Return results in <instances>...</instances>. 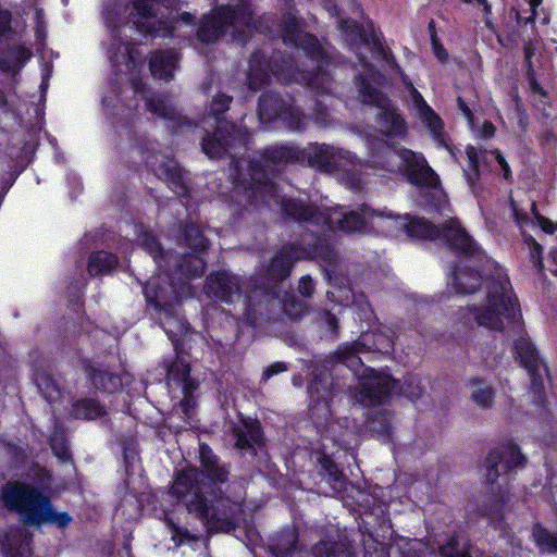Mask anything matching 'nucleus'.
Segmentation results:
<instances>
[{
	"label": "nucleus",
	"mask_w": 557,
	"mask_h": 557,
	"mask_svg": "<svg viewBox=\"0 0 557 557\" xmlns=\"http://www.w3.org/2000/svg\"><path fill=\"white\" fill-rule=\"evenodd\" d=\"M370 429L382 436H389L392 430L391 416L388 412H379L370 420Z\"/></svg>",
	"instance_id": "37"
},
{
	"label": "nucleus",
	"mask_w": 557,
	"mask_h": 557,
	"mask_svg": "<svg viewBox=\"0 0 557 557\" xmlns=\"http://www.w3.org/2000/svg\"><path fill=\"white\" fill-rule=\"evenodd\" d=\"M313 557H352V550L345 541L321 540L312 548Z\"/></svg>",
	"instance_id": "27"
},
{
	"label": "nucleus",
	"mask_w": 557,
	"mask_h": 557,
	"mask_svg": "<svg viewBox=\"0 0 557 557\" xmlns=\"http://www.w3.org/2000/svg\"><path fill=\"white\" fill-rule=\"evenodd\" d=\"M258 115L260 122L270 124L275 121L292 132H302L311 120L318 127L324 128L332 124V117L321 102H317L311 116L302 114L293 104L290 98L284 99L274 94H263L259 100Z\"/></svg>",
	"instance_id": "16"
},
{
	"label": "nucleus",
	"mask_w": 557,
	"mask_h": 557,
	"mask_svg": "<svg viewBox=\"0 0 557 557\" xmlns=\"http://www.w3.org/2000/svg\"><path fill=\"white\" fill-rule=\"evenodd\" d=\"M482 284L481 275L468 265H459L449 278V285L459 294H471Z\"/></svg>",
	"instance_id": "24"
},
{
	"label": "nucleus",
	"mask_w": 557,
	"mask_h": 557,
	"mask_svg": "<svg viewBox=\"0 0 557 557\" xmlns=\"http://www.w3.org/2000/svg\"><path fill=\"white\" fill-rule=\"evenodd\" d=\"M11 13L0 8V35L10 29Z\"/></svg>",
	"instance_id": "50"
},
{
	"label": "nucleus",
	"mask_w": 557,
	"mask_h": 557,
	"mask_svg": "<svg viewBox=\"0 0 557 557\" xmlns=\"http://www.w3.org/2000/svg\"><path fill=\"white\" fill-rule=\"evenodd\" d=\"M532 535L541 553H557V534L536 525L533 529Z\"/></svg>",
	"instance_id": "34"
},
{
	"label": "nucleus",
	"mask_w": 557,
	"mask_h": 557,
	"mask_svg": "<svg viewBox=\"0 0 557 557\" xmlns=\"http://www.w3.org/2000/svg\"><path fill=\"white\" fill-rule=\"evenodd\" d=\"M1 500L9 510L18 515L24 524H54L64 528L71 522V517L66 512H55L50 499L27 483L8 482L2 487Z\"/></svg>",
	"instance_id": "14"
},
{
	"label": "nucleus",
	"mask_w": 557,
	"mask_h": 557,
	"mask_svg": "<svg viewBox=\"0 0 557 557\" xmlns=\"http://www.w3.org/2000/svg\"><path fill=\"white\" fill-rule=\"evenodd\" d=\"M441 557H471L466 541L460 542L457 536L451 537L440 548Z\"/></svg>",
	"instance_id": "36"
},
{
	"label": "nucleus",
	"mask_w": 557,
	"mask_h": 557,
	"mask_svg": "<svg viewBox=\"0 0 557 557\" xmlns=\"http://www.w3.org/2000/svg\"><path fill=\"white\" fill-rule=\"evenodd\" d=\"M231 101L232 98L223 94L213 98L209 114L203 117L202 123L207 124L212 121L215 124V129L202 138L201 146L203 152L211 159H220L226 154L231 157V175L234 185L232 199L237 205H242V193L249 180L251 159H236V154L248 145L250 135L247 129L220 117V114L228 109Z\"/></svg>",
	"instance_id": "10"
},
{
	"label": "nucleus",
	"mask_w": 557,
	"mask_h": 557,
	"mask_svg": "<svg viewBox=\"0 0 557 557\" xmlns=\"http://www.w3.org/2000/svg\"><path fill=\"white\" fill-rule=\"evenodd\" d=\"M433 50L438 60H441V61L446 60L447 52L445 51V49L442 46H440L437 42H435V40H433Z\"/></svg>",
	"instance_id": "56"
},
{
	"label": "nucleus",
	"mask_w": 557,
	"mask_h": 557,
	"mask_svg": "<svg viewBox=\"0 0 557 557\" xmlns=\"http://www.w3.org/2000/svg\"><path fill=\"white\" fill-rule=\"evenodd\" d=\"M523 238L534 265L541 271L543 269L542 246L530 235H524Z\"/></svg>",
	"instance_id": "40"
},
{
	"label": "nucleus",
	"mask_w": 557,
	"mask_h": 557,
	"mask_svg": "<svg viewBox=\"0 0 557 557\" xmlns=\"http://www.w3.org/2000/svg\"><path fill=\"white\" fill-rule=\"evenodd\" d=\"M386 227L404 230L412 238H442L450 245L455 252L469 259V261L482 262L484 259L478 244L457 219H450L444 227L438 228L422 218H411L408 214L398 215L387 210Z\"/></svg>",
	"instance_id": "13"
},
{
	"label": "nucleus",
	"mask_w": 557,
	"mask_h": 557,
	"mask_svg": "<svg viewBox=\"0 0 557 557\" xmlns=\"http://www.w3.org/2000/svg\"><path fill=\"white\" fill-rule=\"evenodd\" d=\"M196 384H185L182 386L184 398L181 400L180 407L186 417H190V413L196 405V400L193 396V392L197 389Z\"/></svg>",
	"instance_id": "39"
},
{
	"label": "nucleus",
	"mask_w": 557,
	"mask_h": 557,
	"mask_svg": "<svg viewBox=\"0 0 557 557\" xmlns=\"http://www.w3.org/2000/svg\"><path fill=\"white\" fill-rule=\"evenodd\" d=\"M339 392L338 384H334L333 377L329 371H323L313 375V380L308 387L310 398V417L314 423L317 432L322 437L321 447L313 448L319 455L318 461L324 471V476L331 490L336 495H341L347 488V482L344 474L331 459L333 450L330 449L329 442L334 446H342L341 440L335 434L339 422H331L332 409L330 403Z\"/></svg>",
	"instance_id": "11"
},
{
	"label": "nucleus",
	"mask_w": 557,
	"mask_h": 557,
	"mask_svg": "<svg viewBox=\"0 0 557 557\" xmlns=\"http://www.w3.org/2000/svg\"><path fill=\"white\" fill-rule=\"evenodd\" d=\"M525 54H527V59L529 60L530 59V51H529V49H527Z\"/></svg>",
	"instance_id": "62"
},
{
	"label": "nucleus",
	"mask_w": 557,
	"mask_h": 557,
	"mask_svg": "<svg viewBox=\"0 0 557 557\" xmlns=\"http://www.w3.org/2000/svg\"><path fill=\"white\" fill-rule=\"evenodd\" d=\"M517 123H518V126L520 127L521 132H523V133L527 132L529 119H528L527 113L523 110H521L519 107L517 108Z\"/></svg>",
	"instance_id": "52"
},
{
	"label": "nucleus",
	"mask_w": 557,
	"mask_h": 557,
	"mask_svg": "<svg viewBox=\"0 0 557 557\" xmlns=\"http://www.w3.org/2000/svg\"><path fill=\"white\" fill-rule=\"evenodd\" d=\"M180 58L174 50H159L151 54L149 69L157 79L170 81L178 69Z\"/></svg>",
	"instance_id": "22"
},
{
	"label": "nucleus",
	"mask_w": 557,
	"mask_h": 557,
	"mask_svg": "<svg viewBox=\"0 0 557 557\" xmlns=\"http://www.w3.org/2000/svg\"><path fill=\"white\" fill-rule=\"evenodd\" d=\"M67 182L70 185L73 186L74 190L76 194H79L83 189L82 187V183H81V180L77 175L75 174H69L67 176Z\"/></svg>",
	"instance_id": "54"
},
{
	"label": "nucleus",
	"mask_w": 557,
	"mask_h": 557,
	"mask_svg": "<svg viewBox=\"0 0 557 557\" xmlns=\"http://www.w3.org/2000/svg\"><path fill=\"white\" fill-rule=\"evenodd\" d=\"M51 74H52V66L49 63L44 62L41 65L42 78H41V84H40V89L42 92H45L48 88Z\"/></svg>",
	"instance_id": "49"
},
{
	"label": "nucleus",
	"mask_w": 557,
	"mask_h": 557,
	"mask_svg": "<svg viewBox=\"0 0 557 557\" xmlns=\"http://www.w3.org/2000/svg\"><path fill=\"white\" fill-rule=\"evenodd\" d=\"M394 346V337L389 334L363 333L357 341L339 346L336 352L337 363L351 371L356 384L349 386V397L364 406L375 407L392 395L399 393L409 399H416L422 394V388L412 376L399 384L388 373L379 372L371 368H362L358 354L369 350L388 352Z\"/></svg>",
	"instance_id": "7"
},
{
	"label": "nucleus",
	"mask_w": 557,
	"mask_h": 557,
	"mask_svg": "<svg viewBox=\"0 0 557 557\" xmlns=\"http://www.w3.org/2000/svg\"><path fill=\"white\" fill-rule=\"evenodd\" d=\"M463 1L467 3H478V4L482 5L483 11L486 14L491 12V7H490L487 0H463Z\"/></svg>",
	"instance_id": "58"
},
{
	"label": "nucleus",
	"mask_w": 557,
	"mask_h": 557,
	"mask_svg": "<svg viewBox=\"0 0 557 557\" xmlns=\"http://www.w3.org/2000/svg\"><path fill=\"white\" fill-rule=\"evenodd\" d=\"M515 354L520 363L527 369L531 377V385L537 400L543 398L544 377L547 374L546 366L528 336L520 335L515 341Z\"/></svg>",
	"instance_id": "17"
},
{
	"label": "nucleus",
	"mask_w": 557,
	"mask_h": 557,
	"mask_svg": "<svg viewBox=\"0 0 557 557\" xmlns=\"http://www.w3.org/2000/svg\"><path fill=\"white\" fill-rule=\"evenodd\" d=\"M7 103L5 96L2 90H0V107H4Z\"/></svg>",
	"instance_id": "61"
},
{
	"label": "nucleus",
	"mask_w": 557,
	"mask_h": 557,
	"mask_svg": "<svg viewBox=\"0 0 557 557\" xmlns=\"http://www.w3.org/2000/svg\"><path fill=\"white\" fill-rule=\"evenodd\" d=\"M287 370V367L284 362H275L272 366L268 367L262 374V380L267 381L272 377L274 374L284 372Z\"/></svg>",
	"instance_id": "48"
},
{
	"label": "nucleus",
	"mask_w": 557,
	"mask_h": 557,
	"mask_svg": "<svg viewBox=\"0 0 557 557\" xmlns=\"http://www.w3.org/2000/svg\"><path fill=\"white\" fill-rule=\"evenodd\" d=\"M253 28L257 29V26L252 23L251 8L246 1H242L236 8L228 4L216 7L211 14L203 17L197 36L200 41L208 44L225 34H230L235 40L245 41Z\"/></svg>",
	"instance_id": "15"
},
{
	"label": "nucleus",
	"mask_w": 557,
	"mask_h": 557,
	"mask_svg": "<svg viewBox=\"0 0 557 557\" xmlns=\"http://www.w3.org/2000/svg\"><path fill=\"white\" fill-rule=\"evenodd\" d=\"M205 292L208 297L226 305L240 298V278L226 271L211 273L206 281Z\"/></svg>",
	"instance_id": "19"
},
{
	"label": "nucleus",
	"mask_w": 557,
	"mask_h": 557,
	"mask_svg": "<svg viewBox=\"0 0 557 557\" xmlns=\"http://www.w3.org/2000/svg\"><path fill=\"white\" fill-rule=\"evenodd\" d=\"M470 126L478 137L488 138L492 137L495 133V126L492 124V122L488 121H484L478 128H475L473 122Z\"/></svg>",
	"instance_id": "46"
},
{
	"label": "nucleus",
	"mask_w": 557,
	"mask_h": 557,
	"mask_svg": "<svg viewBox=\"0 0 557 557\" xmlns=\"http://www.w3.org/2000/svg\"><path fill=\"white\" fill-rule=\"evenodd\" d=\"M470 385L473 401L480 407H490L494 400L493 388L481 379H473Z\"/></svg>",
	"instance_id": "33"
},
{
	"label": "nucleus",
	"mask_w": 557,
	"mask_h": 557,
	"mask_svg": "<svg viewBox=\"0 0 557 557\" xmlns=\"http://www.w3.org/2000/svg\"><path fill=\"white\" fill-rule=\"evenodd\" d=\"M138 244L152 257L160 273L150 277L145 287L144 295L149 307L159 313H164L165 320L161 325L173 343L176 351L175 361L168 368L166 375L169 383L175 382L180 386L196 384L189 377V361L181 354L178 343L181 336L187 334L188 324L176 312V305L184 297L191 296L189 281L200 277L206 270V261L202 252L208 247V240L203 230L197 224H189L185 227V244L193 252L175 260L176 270L174 276L165 271L174 259L171 252L163 253L157 239L143 226L136 227Z\"/></svg>",
	"instance_id": "3"
},
{
	"label": "nucleus",
	"mask_w": 557,
	"mask_h": 557,
	"mask_svg": "<svg viewBox=\"0 0 557 557\" xmlns=\"http://www.w3.org/2000/svg\"><path fill=\"white\" fill-rule=\"evenodd\" d=\"M306 163L326 174H334L351 190H361L367 183L364 170L372 168L391 174L404 172L409 182L418 186L423 198L420 203L438 210L447 209V200L440 186L438 175L428 164L424 156L406 148H394L384 140L369 143V160L362 162L346 149L310 143L305 148L295 145H273L256 153L249 162V180L242 193V205L278 209L283 199L273 177L288 162Z\"/></svg>",
	"instance_id": "2"
},
{
	"label": "nucleus",
	"mask_w": 557,
	"mask_h": 557,
	"mask_svg": "<svg viewBox=\"0 0 557 557\" xmlns=\"http://www.w3.org/2000/svg\"><path fill=\"white\" fill-rule=\"evenodd\" d=\"M511 211H512L515 222L521 230L522 235L523 236L527 235L525 228L529 227L530 225L535 224V218H534V214H532V210L530 209V212L521 211L517 208L515 202H511Z\"/></svg>",
	"instance_id": "38"
},
{
	"label": "nucleus",
	"mask_w": 557,
	"mask_h": 557,
	"mask_svg": "<svg viewBox=\"0 0 557 557\" xmlns=\"http://www.w3.org/2000/svg\"><path fill=\"white\" fill-rule=\"evenodd\" d=\"M248 87L258 90L270 81L269 62L263 53L256 52L249 61Z\"/></svg>",
	"instance_id": "26"
},
{
	"label": "nucleus",
	"mask_w": 557,
	"mask_h": 557,
	"mask_svg": "<svg viewBox=\"0 0 557 557\" xmlns=\"http://www.w3.org/2000/svg\"><path fill=\"white\" fill-rule=\"evenodd\" d=\"M408 545L409 557H435L434 549L422 541L412 540L408 543Z\"/></svg>",
	"instance_id": "41"
},
{
	"label": "nucleus",
	"mask_w": 557,
	"mask_h": 557,
	"mask_svg": "<svg viewBox=\"0 0 557 557\" xmlns=\"http://www.w3.org/2000/svg\"><path fill=\"white\" fill-rule=\"evenodd\" d=\"M299 293L305 297H311L314 292V284L309 275H305L300 278L298 285Z\"/></svg>",
	"instance_id": "47"
},
{
	"label": "nucleus",
	"mask_w": 557,
	"mask_h": 557,
	"mask_svg": "<svg viewBox=\"0 0 557 557\" xmlns=\"http://www.w3.org/2000/svg\"><path fill=\"white\" fill-rule=\"evenodd\" d=\"M50 445L53 454L62 461H66L70 459L71 454L66 442L63 437L54 435L50 440Z\"/></svg>",
	"instance_id": "42"
},
{
	"label": "nucleus",
	"mask_w": 557,
	"mask_h": 557,
	"mask_svg": "<svg viewBox=\"0 0 557 557\" xmlns=\"http://www.w3.org/2000/svg\"><path fill=\"white\" fill-rule=\"evenodd\" d=\"M458 107L461 110V112L465 114V116L468 119L469 124L472 125L473 120H472L471 110L469 109V107L466 104V102L461 98L458 99Z\"/></svg>",
	"instance_id": "55"
},
{
	"label": "nucleus",
	"mask_w": 557,
	"mask_h": 557,
	"mask_svg": "<svg viewBox=\"0 0 557 557\" xmlns=\"http://www.w3.org/2000/svg\"><path fill=\"white\" fill-rule=\"evenodd\" d=\"M263 441V433L260 424L256 421L245 424V430L237 433L236 447L239 449H251L256 454L255 445L260 446Z\"/></svg>",
	"instance_id": "30"
},
{
	"label": "nucleus",
	"mask_w": 557,
	"mask_h": 557,
	"mask_svg": "<svg viewBox=\"0 0 557 557\" xmlns=\"http://www.w3.org/2000/svg\"><path fill=\"white\" fill-rule=\"evenodd\" d=\"M281 212L298 222L306 230L296 248L300 253L296 259L320 258L331 280L336 271L337 253L327 240L329 233L335 230L344 233H366L376 227L386 228L387 209L373 210L361 206L347 211L343 207L329 208L306 205L300 199H283Z\"/></svg>",
	"instance_id": "6"
},
{
	"label": "nucleus",
	"mask_w": 557,
	"mask_h": 557,
	"mask_svg": "<svg viewBox=\"0 0 557 557\" xmlns=\"http://www.w3.org/2000/svg\"><path fill=\"white\" fill-rule=\"evenodd\" d=\"M333 10H334V13H337V7H334Z\"/></svg>",
	"instance_id": "63"
},
{
	"label": "nucleus",
	"mask_w": 557,
	"mask_h": 557,
	"mask_svg": "<svg viewBox=\"0 0 557 557\" xmlns=\"http://www.w3.org/2000/svg\"><path fill=\"white\" fill-rule=\"evenodd\" d=\"M480 511L482 516L488 519V521L493 523L495 522L498 511L496 512L494 510H486L485 508L480 509Z\"/></svg>",
	"instance_id": "59"
},
{
	"label": "nucleus",
	"mask_w": 557,
	"mask_h": 557,
	"mask_svg": "<svg viewBox=\"0 0 557 557\" xmlns=\"http://www.w3.org/2000/svg\"><path fill=\"white\" fill-rule=\"evenodd\" d=\"M528 85L534 101V106L542 112L545 117L552 116V106L548 101L546 90L540 85L534 71L529 66L528 69Z\"/></svg>",
	"instance_id": "28"
},
{
	"label": "nucleus",
	"mask_w": 557,
	"mask_h": 557,
	"mask_svg": "<svg viewBox=\"0 0 557 557\" xmlns=\"http://www.w3.org/2000/svg\"><path fill=\"white\" fill-rule=\"evenodd\" d=\"M106 413L104 407L95 399H82L73 405L72 414L77 419H96Z\"/></svg>",
	"instance_id": "32"
},
{
	"label": "nucleus",
	"mask_w": 557,
	"mask_h": 557,
	"mask_svg": "<svg viewBox=\"0 0 557 557\" xmlns=\"http://www.w3.org/2000/svg\"><path fill=\"white\" fill-rule=\"evenodd\" d=\"M117 265V258L108 251H98L91 255L88 262V272L91 276L110 273Z\"/></svg>",
	"instance_id": "31"
},
{
	"label": "nucleus",
	"mask_w": 557,
	"mask_h": 557,
	"mask_svg": "<svg viewBox=\"0 0 557 557\" xmlns=\"http://www.w3.org/2000/svg\"><path fill=\"white\" fill-rule=\"evenodd\" d=\"M339 29L359 60L360 69L356 76L359 98L361 102L377 108L376 123L382 135L386 138H404L407 126L397 108L382 92L381 87L385 84V77L366 61L363 50L382 57L391 70L399 73L401 82L408 90L411 108L414 110L418 119L428 129L434 143L438 147L448 150L455 158V152L444 131V123L441 116L426 103L422 95L408 76L401 72L394 58L389 55L385 48L376 40L369 41L363 35L360 25L352 20H341Z\"/></svg>",
	"instance_id": "4"
},
{
	"label": "nucleus",
	"mask_w": 557,
	"mask_h": 557,
	"mask_svg": "<svg viewBox=\"0 0 557 557\" xmlns=\"http://www.w3.org/2000/svg\"><path fill=\"white\" fill-rule=\"evenodd\" d=\"M42 17H44L42 10L41 9L36 10V18H37V22H38V25H37V35H38V37H40L41 33H42V25H41Z\"/></svg>",
	"instance_id": "60"
},
{
	"label": "nucleus",
	"mask_w": 557,
	"mask_h": 557,
	"mask_svg": "<svg viewBox=\"0 0 557 557\" xmlns=\"http://www.w3.org/2000/svg\"><path fill=\"white\" fill-rule=\"evenodd\" d=\"M352 305L358 308V314L361 320L370 322L373 315V312L368 304V301H363V296H352Z\"/></svg>",
	"instance_id": "43"
},
{
	"label": "nucleus",
	"mask_w": 557,
	"mask_h": 557,
	"mask_svg": "<svg viewBox=\"0 0 557 557\" xmlns=\"http://www.w3.org/2000/svg\"><path fill=\"white\" fill-rule=\"evenodd\" d=\"M32 58L30 49L22 45H13L0 57V69L16 74Z\"/></svg>",
	"instance_id": "25"
},
{
	"label": "nucleus",
	"mask_w": 557,
	"mask_h": 557,
	"mask_svg": "<svg viewBox=\"0 0 557 557\" xmlns=\"http://www.w3.org/2000/svg\"><path fill=\"white\" fill-rule=\"evenodd\" d=\"M169 525L171 528L173 541L178 542V544H183L195 539L189 534L187 529L181 528L172 522H169Z\"/></svg>",
	"instance_id": "45"
},
{
	"label": "nucleus",
	"mask_w": 557,
	"mask_h": 557,
	"mask_svg": "<svg viewBox=\"0 0 557 557\" xmlns=\"http://www.w3.org/2000/svg\"><path fill=\"white\" fill-rule=\"evenodd\" d=\"M107 0L103 18L110 39L107 44L108 58L114 69V79L102 96L106 115L111 121L121 140L129 141L132 151L140 157V162L166 182L180 196H188L185 174L177 162L154 150L156 143L141 133L143 114L151 113L165 121L166 127L176 134L193 131L196 125L177 110L172 96L152 95L143 81L144 55L127 40L126 30L135 29L151 38L173 36L178 22L194 23V16L183 13L177 16L174 0Z\"/></svg>",
	"instance_id": "1"
},
{
	"label": "nucleus",
	"mask_w": 557,
	"mask_h": 557,
	"mask_svg": "<svg viewBox=\"0 0 557 557\" xmlns=\"http://www.w3.org/2000/svg\"><path fill=\"white\" fill-rule=\"evenodd\" d=\"M524 461V456L520 454L517 445L511 442L494 447L485 461L486 480L493 484L508 471L523 467Z\"/></svg>",
	"instance_id": "18"
},
{
	"label": "nucleus",
	"mask_w": 557,
	"mask_h": 557,
	"mask_svg": "<svg viewBox=\"0 0 557 557\" xmlns=\"http://www.w3.org/2000/svg\"><path fill=\"white\" fill-rule=\"evenodd\" d=\"M0 545L7 557L32 556V534L23 528H11L1 534Z\"/></svg>",
	"instance_id": "21"
},
{
	"label": "nucleus",
	"mask_w": 557,
	"mask_h": 557,
	"mask_svg": "<svg viewBox=\"0 0 557 557\" xmlns=\"http://www.w3.org/2000/svg\"><path fill=\"white\" fill-rule=\"evenodd\" d=\"M532 214H534L535 223L544 231L545 233L552 234L556 230V225L548 219L537 214L536 206L534 202L531 203Z\"/></svg>",
	"instance_id": "44"
},
{
	"label": "nucleus",
	"mask_w": 557,
	"mask_h": 557,
	"mask_svg": "<svg viewBox=\"0 0 557 557\" xmlns=\"http://www.w3.org/2000/svg\"><path fill=\"white\" fill-rule=\"evenodd\" d=\"M300 249L295 245L284 246L272 259L267 270L268 287H256L242 304V312H236L237 320L257 327L267 319H273L278 313H285L289 319L298 320L306 311V306L295 295L284 293L283 297L276 292L277 283L285 280L293 265L299 259Z\"/></svg>",
	"instance_id": "8"
},
{
	"label": "nucleus",
	"mask_w": 557,
	"mask_h": 557,
	"mask_svg": "<svg viewBox=\"0 0 557 557\" xmlns=\"http://www.w3.org/2000/svg\"><path fill=\"white\" fill-rule=\"evenodd\" d=\"M547 263L549 272L557 275V247L550 250Z\"/></svg>",
	"instance_id": "53"
},
{
	"label": "nucleus",
	"mask_w": 557,
	"mask_h": 557,
	"mask_svg": "<svg viewBox=\"0 0 557 557\" xmlns=\"http://www.w3.org/2000/svg\"><path fill=\"white\" fill-rule=\"evenodd\" d=\"M282 38L284 44L294 46L298 53L302 52L312 71L298 69V65L294 64V60H284L282 65L274 62L271 73L277 81L284 84L295 81L306 84L321 94L332 92L334 81L331 74L332 63L329 53L314 36L301 29L296 15L292 12L284 15ZM297 58L300 59V54Z\"/></svg>",
	"instance_id": "9"
},
{
	"label": "nucleus",
	"mask_w": 557,
	"mask_h": 557,
	"mask_svg": "<svg viewBox=\"0 0 557 557\" xmlns=\"http://www.w3.org/2000/svg\"><path fill=\"white\" fill-rule=\"evenodd\" d=\"M468 164L463 169V173L470 185H473L480 175L481 159L484 161H495L503 171V176L508 180L510 177V168L505 158L498 150L482 153L473 146L466 149Z\"/></svg>",
	"instance_id": "20"
},
{
	"label": "nucleus",
	"mask_w": 557,
	"mask_h": 557,
	"mask_svg": "<svg viewBox=\"0 0 557 557\" xmlns=\"http://www.w3.org/2000/svg\"><path fill=\"white\" fill-rule=\"evenodd\" d=\"M297 540L298 535L295 528H286L271 537L270 552L275 557H301Z\"/></svg>",
	"instance_id": "23"
},
{
	"label": "nucleus",
	"mask_w": 557,
	"mask_h": 557,
	"mask_svg": "<svg viewBox=\"0 0 557 557\" xmlns=\"http://www.w3.org/2000/svg\"><path fill=\"white\" fill-rule=\"evenodd\" d=\"M35 383L42 394V396L49 401L53 403L59 399L61 392L55 381L47 373H37L35 376Z\"/></svg>",
	"instance_id": "35"
},
{
	"label": "nucleus",
	"mask_w": 557,
	"mask_h": 557,
	"mask_svg": "<svg viewBox=\"0 0 557 557\" xmlns=\"http://www.w3.org/2000/svg\"><path fill=\"white\" fill-rule=\"evenodd\" d=\"M460 318L466 325L475 324L494 332L509 326L521 330L519 302L503 268H495L493 276L484 283L483 297L461 309Z\"/></svg>",
	"instance_id": "12"
},
{
	"label": "nucleus",
	"mask_w": 557,
	"mask_h": 557,
	"mask_svg": "<svg viewBox=\"0 0 557 557\" xmlns=\"http://www.w3.org/2000/svg\"><path fill=\"white\" fill-rule=\"evenodd\" d=\"M199 458L205 471L194 467L181 470L171 486V495L200 519L208 532H230L243 525L247 546L258 545L261 541L259 532L247 524V511L252 509L243 504L240 496L231 499L214 487L226 481L228 468L206 444L199 446Z\"/></svg>",
	"instance_id": "5"
},
{
	"label": "nucleus",
	"mask_w": 557,
	"mask_h": 557,
	"mask_svg": "<svg viewBox=\"0 0 557 557\" xmlns=\"http://www.w3.org/2000/svg\"><path fill=\"white\" fill-rule=\"evenodd\" d=\"M324 323L330 327L332 333H336L337 319L336 315L330 311L324 312L322 317Z\"/></svg>",
	"instance_id": "51"
},
{
	"label": "nucleus",
	"mask_w": 557,
	"mask_h": 557,
	"mask_svg": "<svg viewBox=\"0 0 557 557\" xmlns=\"http://www.w3.org/2000/svg\"><path fill=\"white\" fill-rule=\"evenodd\" d=\"M531 7V15L528 21H534L536 15V8L542 3V0H528Z\"/></svg>",
	"instance_id": "57"
},
{
	"label": "nucleus",
	"mask_w": 557,
	"mask_h": 557,
	"mask_svg": "<svg viewBox=\"0 0 557 557\" xmlns=\"http://www.w3.org/2000/svg\"><path fill=\"white\" fill-rule=\"evenodd\" d=\"M89 379L97 389L108 393L119 391L123 386L124 381L126 382V376L122 377L120 375L98 369H92L89 372Z\"/></svg>",
	"instance_id": "29"
}]
</instances>
